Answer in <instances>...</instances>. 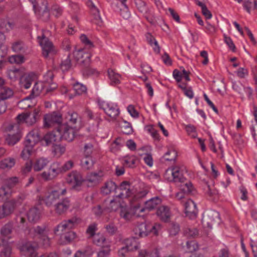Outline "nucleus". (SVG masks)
I'll return each instance as SVG.
<instances>
[{
    "instance_id": "nucleus-15",
    "label": "nucleus",
    "mask_w": 257,
    "mask_h": 257,
    "mask_svg": "<svg viewBox=\"0 0 257 257\" xmlns=\"http://www.w3.org/2000/svg\"><path fill=\"white\" fill-rule=\"evenodd\" d=\"M38 246L36 243L27 242L21 247L20 250L21 253L25 256L35 257L37 254L36 248Z\"/></svg>"
},
{
    "instance_id": "nucleus-31",
    "label": "nucleus",
    "mask_w": 257,
    "mask_h": 257,
    "mask_svg": "<svg viewBox=\"0 0 257 257\" xmlns=\"http://www.w3.org/2000/svg\"><path fill=\"white\" fill-rule=\"evenodd\" d=\"M12 225L9 223L6 224L1 229V237L3 242L7 241L12 238Z\"/></svg>"
},
{
    "instance_id": "nucleus-5",
    "label": "nucleus",
    "mask_w": 257,
    "mask_h": 257,
    "mask_svg": "<svg viewBox=\"0 0 257 257\" xmlns=\"http://www.w3.org/2000/svg\"><path fill=\"white\" fill-rule=\"evenodd\" d=\"M61 174L60 169V163L54 162L49 167L48 171H44L40 174L41 178L45 181H51Z\"/></svg>"
},
{
    "instance_id": "nucleus-62",
    "label": "nucleus",
    "mask_w": 257,
    "mask_h": 257,
    "mask_svg": "<svg viewBox=\"0 0 257 257\" xmlns=\"http://www.w3.org/2000/svg\"><path fill=\"white\" fill-rule=\"evenodd\" d=\"M74 162L71 160L66 162L63 165L60 164V169L61 173L66 172L73 167Z\"/></svg>"
},
{
    "instance_id": "nucleus-20",
    "label": "nucleus",
    "mask_w": 257,
    "mask_h": 257,
    "mask_svg": "<svg viewBox=\"0 0 257 257\" xmlns=\"http://www.w3.org/2000/svg\"><path fill=\"white\" fill-rule=\"evenodd\" d=\"M147 194V191L146 190H133L131 193L130 201L131 203H140L141 200L145 198Z\"/></svg>"
},
{
    "instance_id": "nucleus-17",
    "label": "nucleus",
    "mask_w": 257,
    "mask_h": 257,
    "mask_svg": "<svg viewBox=\"0 0 257 257\" xmlns=\"http://www.w3.org/2000/svg\"><path fill=\"white\" fill-rule=\"evenodd\" d=\"M185 212L186 215L190 218L196 216L197 209L196 204L191 199H187L184 203Z\"/></svg>"
},
{
    "instance_id": "nucleus-52",
    "label": "nucleus",
    "mask_w": 257,
    "mask_h": 257,
    "mask_svg": "<svg viewBox=\"0 0 257 257\" xmlns=\"http://www.w3.org/2000/svg\"><path fill=\"white\" fill-rule=\"evenodd\" d=\"M185 181V180H184ZM180 189L185 193H190L192 192L194 190L192 184L189 181H184L183 183H181Z\"/></svg>"
},
{
    "instance_id": "nucleus-39",
    "label": "nucleus",
    "mask_w": 257,
    "mask_h": 257,
    "mask_svg": "<svg viewBox=\"0 0 257 257\" xmlns=\"http://www.w3.org/2000/svg\"><path fill=\"white\" fill-rule=\"evenodd\" d=\"M131 207L133 210L134 217H141L142 216V213L144 212L147 209L145 206L144 207L141 206L140 203H137L134 204L131 203Z\"/></svg>"
},
{
    "instance_id": "nucleus-23",
    "label": "nucleus",
    "mask_w": 257,
    "mask_h": 257,
    "mask_svg": "<svg viewBox=\"0 0 257 257\" xmlns=\"http://www.w3.org/2000/svg\"><path fill=\"white\" fill-rule=\"evenodd\" d=\"M133 190L131 189V186L129 183L127 181L122 182L118 188H117L116 191H119L118 196L122 199L125 197H128L131 196V193Z\"/></svg>"
},
{
    "instance_id": "nucleus-18",
    "label": "nucleus",
    "mask_w": 257,
    "mask_h": 257,
    "mask_svg": "<svg viewBox=\"0 0 257 257\" xmlns=\"http://www.w3.org/2000/svg\"><path fill=\"white\" fill-rule=\"evenodd\" d=\"M71 206L70 201L68 198H64L58 201L54 206L55 212L58 214H62L65 213Z\"/></svg>"
},
{
    "instance_id": "nucleus-47",
    "label": "nucleus",
    "mask_w": 257,
    "mask_h": 257,
    "mask_svg": "<svg viewBox=\"0 0 257 257\" xmlns=\"http://www.w3.org/2000/svg\"><path fill=\"white\" fill-rule=\"evenodd\" d=\"M173 168L174 172V173H175L176 177H177V181H178V183H183L185 178L183 174L182 167L177 165L173 166Z\"/></svg>"
},
{
    "instance_id": "nucleus-38",
    "label": "nucleus",
    "mask_w": 257,
    "mask_h": 257,
    "mask_svg": "<svg viewBox=\"0 0 257 257\" xmlns=\"http://www.w3.org/2000/svg\"><path fill=\"white\" fill-rule=\"evenodd\" d=\"M14 95L13 90L9 87H2L0 90V100L4 101L10 98Z\"/></svg>"
},
{
    "instance_id": "nucleus-26",
    "label": "nucleus",
    "mask_w": 257,
    "mask_h": 257,
    "mask_svg": "<svg viewBox=\"0 0 257 257\" xmlns=\"http://www.w3.org/2000/svg\"><path fill=\"white\" fill-rule=\"evenodd\" d=\"M135 233L141 237L147 236L149 234V225L145 223L138 224L134 228Z\"/></svg>"
},
{
    "instance_id": "nucleus-28",
    "label": "nucleus",
    "mask_w": 257,
    "mask_h": 257,
    "mask_svg": "<svg viewBox=\"0 0 257 257\" xmlns=\"http://www.w3.org/2000/svg\"><path fill=\"white\" fill-rule=\"evenodd\" d=\"M108 75L110 84L111 85L119 84L122 79L121 76L119 74L111 69L108 70Z\"/></svg>"
},
{
    "instance_id": "nucleus-40",
    "label": "nucleus",
    "mask_w": 257,
    "mask_h": 257,
    "mask_svg": "<svg viewBox=\"0 0 257 257\" xmlns=\"http://www.w3.org/2000/svg\"><path fill=\"white\" fill-rule=\"evenodd\" d=\"M125 246L129 251H134L138 249L140 246V243L135 238H128L125 240Z\"/></svg>"
},
{
    "instance_id": "nucleus-34",
    "label": "nucleus",
    "mask_w": 257,
    "mask_h": 257,
    "mask_svg": "<svg viewBox=\"0 0 257 257\" xmlns=\"http://www.w3.org/2000/svg\"><path fill=\"white\" fill-rule=\"evenodd\" d=\"M117 187L114 182L108 181L105 183L104 186L101 189V192L103 194L108 195L113 192L116 191Z\"/></svg>"
},
{
    "instance_id": "nucleus-41",
    "label": "nucleus",
    "mask_w": 257,
    "mask_h": 257,
    "mask_svg": "<svg viewBox=\"0 0 257 257\" xmlns=\"http://www.w3.org/2000/svg\"><path fill=\"white\" fill-rule=\"evenodd\" d=\"M94 251L90 247H87L82 250L77 251L74 257H92Z\"/></svg>"
},
{
    "instance_id": "nucleus-13",
    "label": "nucleus",
    "mask_w": 257,
    "mask_h": 257,
    "mask_svg": "<svg viewBox=\"0 0 257 257\" xmlns=\"http://www.w3.org/2000/svg\"><path fill=\"white\" fill-rule=\"evenodd\" d=\"M103 176V172L101 171L91 172L87 175L85 181L88 186H94L101 181Z\"/></svg>"
},
{
    "instance_id": "nucleus-58",
    "label": "nucleus",
    "mask_w": 257,
    "mask_h": 257,
    "mask_svg": "<svg viewBox=\"0 0 257 257\" xmlns=\"http://www.w3.org/2000/svg\"><path fill=\"white\" fill-rule=\"evenodd\" d=\"M7 74L10 79L15 80L20 76L21 73L19 69L13 68L8 70Z\"/></svg>"
},
{
    "instance_id": "nucleus-59",
    "label": "nucleus",
    "mask_w": 257,
    "mask_h": 257,
    "mask_svg": "<svg viewBox=\"0 0 257 257\" xmlns=\"http://www.w3.org/2000/svg\"><path fill=\"white\" fill-rule=\"evenodd\" d=\"M94 151V148L91 143H86L84 146L83 156L92 157V154Z\"/></svg>"
},
{
    "instance_id": "nucleus-53",
    "label": "nucleus",
    "mask_w": 257,
    "mask_h": 257,
    "mask_svg": "<svg viewBox=\"0 0 257 257\" xmlns=\"http://www.w3.org/2000/svg\"><path fill=\"white\" fill-rule=\"evenodd\" d=\"M12 49L16 52L21 53L25 52L27 47L22 42L18 41L13 44Z\"/></svg>"
},
{
    "instance_id": "nucleus-25",
    "label": "nucleus",
    "mask_w": 257,
    "mask_h": 257,
    "mask_svg": "<svg viewBox=\"0 0 257 257\" xmlns=\"http://www.w3.org/2000/svg\"><path fill=\"white\" fill-rule=\"evenodd\" d=\"M157 215L162 220L168 221L169 220L171 213L170 208L167 206H161L157 211Z\"/></svg>"
},
{
    "instance_id": "nucleus-8",
    "label": "nucleus",
    "mask_w": 257,
    "mask_h": 257,
    "mask_svg": "<svg viewBox=\"0 0 257 257\" xmlns=\"http://www.w3.org/2000/svg\"><path fill=\"white\" fill-rule=\"evenodd\" d=\"M220 222L219 214L214 210H208L205 212L202 218V223L204 226L212 228V225Z\"/></svg>"
},
{
    "instance_id": "nucleus-11",
    "label": "nucleus",
    "mask_w": 257,
    "mask_h": 257,
    "mask_svg": "<svg viewBox=\"0 0 257 257\" xmlns=\"http://www.w3.org/2000/svg\"><path fill=\"white\" fill-rule=\"evenodd\" d=\"M38 39L39 43L42 47V54L45 57H47L49 55H52L55 53V48L52 43L44 35L41 37H38Z\"/></svg>"
},
{
    "instance_id": "nucleus-29",
    "label": "nucleus",
    "mask_w": 257,
    "mask_h": 257,
    "mask_svg": "<svg viewBox=\"0 0 257 257\" xmlns=\"http://www.w3.org/2000/svg\"><path fill=\"white\" fill-rule=\"evenodd\" d=\"M41 216V211L39 208L34 207L30 208L27 213V217L29 221L36 222L38 221Z\"/></svg>"
},
{
    "instance_id": "nucleus-1",
    "label": "nucleus",
    "mask_w": 257,
    "mask_h": 257,
    "mask_svg": "<svg viewBox=\"0 0 257 257\" xmlns=\"http://www.w3.org/2000/svg\"><path fill=\"white\" fill-rule=\"evenodd\" d=\"M28 234L30 237L34 238L38 237L42 245L48 247L50 244V239L48 237V230L45 226H37L28 229Z\"/></svg>"
},
{
    "instance_id": "nucleus-7",
    "label": "nucleus",
    "mask_w": 257,
    "mask_h": 257,
    "mask_svg": "<svg viewBox=\"0 0 257 257\" xmlns=\"http://www.w3.org/2000/svg\"><path fill=\"white\" fill-rule=\"evenodd\" d=\"M79 223V219L74 217L71 219L63 221L54 229V233L55 234H59L61 233H65L74 228Z\"/></svg>"
},
{
    "instance_id": "nucleus-54",
    "label": "nucleus",
    "mask_w": 257,
    "mask_h": 257,
    "mask_svg": "<svg viewBox=\"0 0 257 257\" xmlns=\"http://www.w3.org/2000/svg\"><path fill=\"white\" fill-rule=\"evenodd\" d=\"M31 97H27L23 100L20 101L18 103V106L21 109H26L32 105V102L31 101Z\"/></svg>"
},
{
    "instance_id": "nucleus-56",
    "label": "nucleus",
    "mask_w": 257,
    "mask_h": 257,
    "mask_svg": "<svg viewBox=\"0 0 257 257\" xmlns=\"http://www.w3.org/2000/svg\"><path fill=\"white\" fill-rule=\"evenodd\" d=\"M178 86L182 89L185 95L191 99L194 96V93L191 88H187L186 83H179Z\"/></svg>"
},
{
    "instance_id": "nucleus-9",
    "label": "nucleus",
    "mask_w": 257,
    "mask_h": 257,
    "mask_svg": "<svg viewBox=\"0 0 257 257\" xmlns=\"http://www.w3.org/2000/svg\"><path fill=\"white\" fill-rule=\"evenodd\" d=\"M39 112V109H35L33 112L19 114L17 117V121L19 123H25L27 125H31L36 122Z\"/></svg>"
},
{
    "instance_id": "nucleus-14",
    "label": "nucleus",
    "mask_w": 257,
    "mask_h": 257,
    "mask_svg": "<svg viewBox=\"0 0 257 257\" xmlns=\"http://www.w3.org/2000/svg\"><path fill=\"white\" fill-rule=\"evenodd\" d=\"M37 79V76L34 73H28L22 75L20 80V84L21 87L29 89L32 83Z\"/></svg>"
},
{
    "instance_id": "nucleus-60",
    "label": "nucleus",
    "mask_w": 257,
    "mask_h": 257,
    "mask_svg": "<svg viewBox=\"0 0 257 257\" xmlns=\"http://www.w3.org/2000/svg\"><path fill=\"white\" fill-rule=\"evenodd\" d=\"M127 111L130 115L134 118L137 119L139 117L140 113L135 108L134 105L130 104L126 108Z\"/></svg>"
},
{
    "instance_id": "nucleus-4",
    "label": "nucleus",
    "mask_w": 257,
    "mask_h": 257,
    "mask_svg": "<svg viewBox=\"0 0 257 257\" xmlns=\"http://www.w3.org/2000/svg\"><path fill=\"white\" fill-rule=\"evenodd\" d=\"M98 103L100 108L103 109L111 119H115L119 115L120 111L116 103L100 100L98 101Z\"/></svg>"
},
{
    "instance_id": "nucleus-50",
    "label": "nucleus",
    "mask_w": 257,
    "mask_h": 257,
    "mask_svg": "<svg viewBox=\"0 0 257 257\" xmlns=\"http://www.w3.org/2000/svg\"><path fill=\"white\" fill-rule=\"evenodd\" d=\"M137 161V158L135 156H127L123 159V165L128 167H133Z\"/></svg>"
},
{
    "instance_id": "nucleus-44",
    "label": "nucleus",
    "mask_w": 257,
    "mask_h": 257,
    "mask_svg": "<svg viewBox=\"0 0 257 257\" xmlns=\"http://www.w3.org/2000/svg\"><path fill=\"white\" fill-rule=\"evenodd\" d=\"M94 161L92 157L83 156L81 160V166L87 170L90 169L93 166Z\"/></svg>"
},
{
    "instance_id": "nucleus-19",
    "label": "nucleus",
    "mask_w": 257,
    "mask_h": 257,
    "mask_svg": "<svg viewBox=\"0 0 257 257\" xmlns=\"http://www.w3.org/2000/svg\"><path fill=\"white\" fill-rule=\"evenodd\" d=\"M40 140L38 130L34 129L30 131L26 137L25 144L34 147Z\"/></svg>"
},
{
    "instance_id": "nucleus-61",
    "label": "nucleus",
    "mask_w": 257,
    "mask_h": 257,
    "mask_svg": "<svg viewBox=\"0 0 257 257\" xmlns=\"http://www.w3.org/2000/svg\"><path fill=\"white\" fill-rule=\"evenodd\" d=\"M180 231V226L179 224L175 223H172L170 224L169 228V232L170 236H175Z\"/></svg>"
},
{
    "instance_id": "nucleus-45",
    "label": "nucleus",
    "mask_w": 257,
    "mask_h": 257,
    "mask_svg": "<svg viewBox=\"0 0 257 257\" xmlns=\"http://www.w3.org/2000/svg\"><path fill=\"white\" fill-rule=\"evenodd\" d=\"M174 168L173 166L168 168L164 175V178L166 180H168L170 182H174L176 183H178L177 181V177L175 175V173H174Z\"/></svg>"
},
{
    "instance_id": "nucleus-48",
    "label": "nucleus",
    "mask_w": 257,
    "mask_h": 257,
    "mask_svg": "<svg viewBox=\"0 0 257 257\" xmlns=\"http://www.w3.org/2000/svg\"><path fill=\"white\" fill-rule=\"evenodd\" d=\"M60 234H62V238H64V240L63 242L64 243H69L76 237V234L74 231H67L65 233H61Z\"/></svg>"
},
{
    "instance_id": "nucleus-24",
    "label": "nucleus",
    "mask_w": 257,
    "mask_h": 257,
    "mask_svg": "<svg viewBox=\"0 0 257 257\" xmlns=\"http://www.w3.org/2000/svg\"><path fill=\"white\" fill-rule=\"evenodd\" d=\"M49 161L45 158H39L35 160L33 163V168L35 172H40L48 165Z\"/></svg>"
},
{
    "instance_id": "nucleus-46",
    "label": "nucleus",
    "mask_w": 257,
    "mask_h": 257,
    "mask_svg": "<svg viewBox=\"0 0 257 257\" xmlns=\"http://www.w3.org/2000/svg\"><path fill=\"white\" fill-rule=\"evenodd\" d=\"M33 146L25 144V147L23 150L21 156L24 160L28 159L34 152Z\"/></svg>"
},
{
    "instance_id": "nucleus-37",
    "label": "nucleus",
    "mask_w": 257,
    "mask_h": 257,
    "mask_svg": "<svg viewBox=\"0 0 257 257\" xmlns=\"http://www.w3.org/2000/svg\"><path fill=\"white\" fill-rule=\"evenodd\" d=\"M15 159L12 158H6L0 161V169L9 170L15 166Z\"/></svg>"
},
{
    "instance_id": "nucleus-64",
    "label": "nucleus",
    "mask_w": 257,
    "mask_h": 257,
    "mask_svg": "<svg viewBox=\"0 0 257 257\" xmlns=\"http://www.w3.org/2000/svg\"><path fill=\"white\" fill-rule=\"evenodd\" d=\"M72 67V64L70 59V56H68L67 58L62 61L60 68L63 71H67L69 70Z\"/></svg>"
},
{
    "instance_id": "nucleus-27",
    "label": "nucleus",
    "mask_w": 257,
    "mask_h": 257,
    "mask_svg": "<svg viewBox=\"0 0 257 257\" xmlns=\"http://www.w3.org/2000/svg\"><path fill=\"white\" fill-rule=\"evenodd\" d=\"M65 123H69L72 126H76L77 130L79 129L82 126L81 118L75 112L72 113L69 115L68 121Z\"/></svg>"
},
{
    "instance_id": "nucleus-49",
    "label": "nucleus",
    "mask_w": 257,
    "mask_h": 257,
    "mask_svg": "<svg viewBox=\"0 0 257 257\" xmlns=\"http://www.w3.org/2000/svg\"><path fill=\"white\" fill-rule=\"evenodd\" d=\"M20 182L19 178L18 177H12L7 178L5 180V186L12 190L15 186L19 184Z\"/></svg>"
},
{
    "instance_id": "nucleus-10",
    "label": "nucleus",
    "mask_w": 257,
    "mask_h": 257,
    "mask_svg": "<svg viewBox=\"0 0 257 257\" xmlns=\"http://www.w3.org/2000/svg\"><path fill=\"white\" fill-rule=\"evenodd\" d=\"M16 199H13L0 206V219L6 218L14 212L17 207Z\"/></svg>"
},
{
    "instance_id": "nucleus-51",
    "label": "nucleus",
    "mask_w": 257,
    "mask_h": 257,
    "mask_svg": "<svg viewBox=\"0 0 257 257\" xmlns=\"http://www.w3.org/2000/svg\"><path fill=\"white\" fill-rule=\"evenodd\" d=\"M177 157L176 151L171 149L169 150L164 155L163 158L166 161H174Z\"/></svg>"
},
{
    "instance_id": "nucleus-35",
    "label": "nucleus",
    "mask_w": 257,
    "mask_h": 257,
    "mask_svg": "<svg viewBox=\"0 0 257 257\" xmlns=\"http://www.w3.org/2000/svg\"><path fill=\"white\" fill-rule=\"evenodd\" d=\"M122 202V198L117 195L110 200L109 209L111 211H115L121 206Z\"/></svg>"
},
{
    "instance_id": "nucleus-21",
    "label": "nucleus",
    "mask_w": 257,
    "mask_h": 257,
    "mask_svg": "<svg viewBox=\"0 0 257 257\" xmlns=\"http://www.w3.org/2000/svg\"><path fill=\"white\" fill-rule=\"evenodd\" d=\"M173 76L176 81L179 83H183L182 81H189V72L187 71L185 69H183L181 71L175 69L173 72Z\"/></svg>"
},
{
    "instance_id": "nucleus-33",
    "label": "nucleus",
    "mask_w": 257,
    "mask_h": 257,
    "mask_svg": "<svg viewBox=\"0 0 257 257\" xmlns=\"http://www.w3.org/2000/svg\"><path fill=\"white\" fill-rule=\"evenodd\" d=\"M161 202L162 200L160 198L155 197L146 201L145 206L147 210H151L155 209Z\"/></svg>"
},
{
    "instance_id": "nucleus-6",
    "label": "nucleus",
    "mask_w": 257,
    "mask_h": 257,
    "mask_svg": "<svg viewBox=\"0 0 257 257\" xmlns=\"http://www.w3.org/2000/svg\"><path fill=\"white\" fill-rule=\"evenodd\" d=\"M84 179L79 172L73 171L69 173L66 177V183L74 190H79Z\"/></svg>"
},
{
    "instance_id": "nucleus-55",
    "label": "nucleus",
    "mask_w": 257,
    "mask_h": 257,
    "mask_svg": "<svg viewBox=\"0 0 257 257\" xmlns=\"http://www.w3.org/2000/svg\"><path fill=\"white\" fill-rule=\"evenodd\" d=\"M25 58L23 56L20 55H13L9 57V61L11 63L21 64L25 61Z\"/></svg>"
},
{
    "instance_id": "nucleus-12",
    "label": "nucleus",
    "mask_w": 257,
    "mask_h": 257,
    "mask_svg": "<svg viewBox=\"0 0 257 257\" xmlns=\"http://www.w3.org/2000/svg\"><path fill=\"white\" fill-rule=\"evenodd\" d=\"M8 130L10 132L14 131L15 133L9 134L6 138V142L10 146H13L18 143L22 136L21 135L19 125L17 124H11L8 127Z\"/></svg>"
},
{
    "instance_id": "nucleus-16",
    "label": "nucleus",
    "mask_w": 257,
    "mask_h": 257,
    "mask_svg": "<svg viewBox=\"0 0 257 257\" xmlns=\"http://www.w3.org/2000/svg\"><path fill=\"white\" fill-rule=\"evenodd\" d=\"M61 121L60 115L56 113L47 114L44 116V126L47 127L54 126L55 124H59Z\"/></svg>"
},
{
    "instance_id": "nucleus-63",
    "label": "nucleus",
    "mask_w": 257,
    "mask_h": 257,
    "mask_svg": "<svg viewBox=\"0 0 257 257\" xmlns=\"http://www.w3.org/2000/svg\"><path fill=\"white\" fill-rule=\"evenodd\" d=\"M73 88L75 93L78 95L82 94L86 91V87L78 82H76L73 85Z\"/></svg>"
},
{
    "instance_id": "nucleus-32",
    "label": "nucleus",
    "mask_w": 257,
    "mask_h": 257,
    "mask_svg": "<svg viewBox=\"0 0 257 257\" xmlns=\"http://www.w3.org/2000/svg\"><path fill=\"white\" fill-rule=\"evenodd\" d=\"M60 140L59 135L56 133V131L55 132L47 133L44 138V140L47 145L53 144L54 142L59 141Z\"/></svg>"
},
{
    "instance_id": "nucleus-2",
    "label": "nucleus",
    "mask_w": 257,
    "mask_h": 257,
    "mask_svg": "<svg viewBox=\"0 0 257 257\" xmlns=\"http://www.w3.org/2000/svg\"><path fill=\"white\" fill-rule=\"evenodd\" d=\"M66 192V188L61 190H54L49 192L45 198L40 196L38 197V199L40 203L43 201L47 207H50L54 206L59 201L61 195H64Z\"/></svg>"
},
{
    "instance_id": "nucleus-3",
    "label": "nucleus",
    "mask_w": 257,
    "mask_h": 257,
    "mask_svg": "<svg viewBox=\"0 0 257 257\" xmlns=\"http://www.w3.org/2000/svg\"><path fill=\"white\" fill-rule=\"evenodd\" d=\"M77 131L76 126H72L69 123H62L58 126L56 133L59 135L61 140L71 142L73 140Z\"/></svg>"
},
{
    "instance_id": "nucleus-57",
    "label": "nucleus",
    "mask_w": 257,
    "mask_h": 257,
    "mask_svg": "<svg viewBox=\"0 0 257 257\" xmlns=\"http://www.w3.org/2000/svg\"><path fill=\"white\" fill-rule=\"evenodd\" d=\"M123 141L120 138H118L111 144L110 146L111 151L116 152L122 146Z\"/></svg>"
},
{
    "instance_id": "nucleus-36",
    "label": "nucleus",
    "mask_w": 257,
    "mask_h": 257,
    "mask_svg": "<svg viewBox=\"0 0 257 257\" xmlns=\"http://www.w3.org/2000/svg\"><path fill=\"white\" fill-rule=\"evenodd\" d=\"M73 55L76 60L83 59V62L87 61V60L88 61L90 58V54L88 53L85 52L84 50L82 49L75 50L73 52Z\"/></svg>"
},
{
    "instance_id": "nucleus-42",
    "label": "nucleus",
    "mask_w": 257,
    "mask_h": 257,
    "mask_svg": "<svg viewBox=\"0 0 257 257\" xmlns=\"http://www.w3.org/2000/svg\"><path fill=\"white\" fill-rule=\"evenodd\" d=\"M13 193L12 190L6 186H3L0 188V201L2 202L9 198Z\"/></svg>"
},
{
    "instance_id": "nucleus-22",
    "label": "nucleus",
    "mask_w": 257,
    "mask_h": 257,
    "mask_svg": "<svg viewBox=\"0 0 257 257\" xmlns=\"http://www.w3.org/2000/svg\"><path fill=\"white\" fill-rule=\"evenodd\" d=\"M93 242L94 244L101 247L102 248H109L111 246L110 241L106 239L102 234L99 233L96 234L93 237Z\"/></svg>"
},
{
    "instance_id": "nucleus-30",
    "label": "nucleus",
    "mask_w": 257,
    "mask_h": 257,
    "mask_svg": "<svg viewBox=\"0 0 257 257\" xmlns=\"http://www.w3.org/2000/svg\"><path fill=\"white\" fill-rule=\"evenodd\" d=\"M119 214L120 217L125 221H130L134 217L131 206L121 207Z\"/></svg>"
},
{
    "instance_id": "nucleus-43",
    "label": "nucleus",
    "mask_w": 257,
    "mask_h": 257,
    "mask_svg": "<svg viewBox=\"0 0 257 257\" xmlns=\"http://www.w3.org/2000/svg\"><path fill=\"white\" fill-rule=\"evenodd\" d=\"M44 87V84L42 82L36 83L33 88L30 97L31 98H34L39 96L42 93Z\"/></svg>"
}]
</instances>
